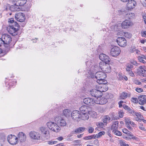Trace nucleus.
Returning <instances> with one entry per match:
<instances>
[{
  "mask_svg": "<svg viewBox=\"0 0 146 146\" xmlns=\"http://www.w3.org/2000/svg\"><path fill=\"white\" fill-rule=\"evenodd\" d=\"M80 110L82 113H88L90 110H91V108L86 105L82 106L80 108Z\"/></svg>",
  "mask_w": 146,
  "mask_h": 146,
  "instance_id": "nucleus-20",
  "label": "nucleus"
},
{
  "mask_svg": "<svg viewBox=\"0 0 146 146\" xmlns=\"http://www.w3.org/2000/svg\"><path fill=\"white\" fill-rule=\"evenodd\" d=\"M134 82L135 84L137 85H140L141 84V82L137 80H134Z\"/></svg>",
  "mask_w": 146,
  "mask_h": 146,
  "instance_id": "nucleus-61",
  "label": "nucleus"
},
{
  "mask_svg": "<svg viewBox=\"0 0 146 146\" xmlns=\"http://www.w3.org/2000/svg\"><path fill=\"white\" fill-rule=\"evenodd\" d=\"M137 5L136 2L134 0L129 1L127 4V9L128 10H130L134 8Z\"/></svg>",
  "mask_w": 146,
  "mask_h": 146,
  "instance_id": "nucleus-17",
  "label": "nucleus"
},
{
  "mask_svg": "<svg viewBox=\"0 0 146 146\" xmlns=\"http://www.w3.org/2000/svg\"><path fill=\"white\" fill-rule=\"evenodd\" d=\"M88 114L93 118H96L97 116V113L91 109L88 112Z\"/></svg>",
  "mask_w": 146,
  "mask_h": 146,
  "instance_id": "nucleus-32",
  "label": "nucleus"
},
{
  "mask_svg": "<svg viewBox=\"0 0 146 146\" xmlns=\"http://www.w3.org/2000/svg\"><path fill=\"white\" fill-rule=\"evenodd\" d=\"M96 98H85L83 100L84 102L86 104L89 106H94L96 104Z\"/></svg>",
  "mask_w": 146,
  "mask_h": 146,
  "instance_id": "nucleus-8",
  "label": "nucleus"
},
{
  "mask_svg": "<svg viewBox=\"0 0 146 146\" xmlns=\"http://www.w3.org/2000/svg\"><path fill=\"white\" fill-rule=\"evenodd\" d=\"M99 57L100 59L102 61V62H104L105 63L109 62L110 60L109 57L108 55L104 53L101 54L100 55Z\"/></svg>",
  "mask_w": 146,
  "mask_h": 146,
  "instance_id": "nucleus-18",
  "label": "nucleus"
},
{
  "mask_svg": "<svg viewBox=\"0 0 146 146\" xmlns=\"http://www.w3.org/2000/svg\"><path fill=\"white\" fill-rule=\"evenodd\" d=\"M93 61L89 60L86 62V64L88 67H90L91 66V68H93Z\"/></svg>",
  "mask_w": 146,
  "mask_h": 146,
  "instance_id": "nucleus-33",
  "label": "nucleus"
},
{
  "mask_svg": "<svg viewBox=\"0 0 146 146\" xmlns=\"http://www.w3.org/2000/svg\"><path fill=\"white\" fill-rule=\"evenodd\" d=\"M94 130V129L92 127H89L88 131L89 133H92Z\"/></svg>",
  "mask_w": 146,
  "mask_h": 146,
  "instance_id": "nucleus-49",
  "label": "nucleus"
},
{
  "mask_svg": "<svg viewBox=\"0 0 146 146\" xmlns=\"http://www.w3.org/2000/svg\"><path fill=\"white\" fill-rule=\"evenodd\" d=\"M143 19L144 23L146 25V15H143Z\"/></svg>",
  "mask_w": 146,
  "mask_h": 146,
  "instance_id": "nucleus-64",
  "label": "nucleus"
},
{
  "mask_svg": "<svg viewBox=\"0 0 146 146\" xmlns=\"http://www.w3.org/2000/svg\"><path fill=\"white\" fill-rule=\"evenodd\" d=\"M16 5L21 6L23 5L27 2V0H16Z\"/></svg>",
  "mask_w": 146,
  "mask_h": 146,
  "instance_id": "nucleus-27",
  "label": "nucleus"
},
{
  "mask_svg": "<svg viewBox=\"0 0 146 146\" xmlns=\"http://www.w3.org/2000/svg\"><path fill=\"white\" fill-rule=\"evenodd\" d=\"M2 38L5 45H9L12 40L11 36L5 34L3 35Z\"/></svg>",
  "mask_w": 146,
  "mask_h": 146,
  "instance_id": "nucleus-15",
  "label": "nucleus"
},
{
  "mask_svg": "<svg viewBox=\"0 0 146 146\" xmlns=\"http://www.w3.org/2000/svg\"><path fill=\"white\" fill-rule=\"evenodd\" d=\"M21 143L25 142L26 140V136L22 132H20L18 134V138Z\"/></svg>",
  "mask_w": 146,
  "mask_h": 146,
  "instance_id": "nucleus-21",
  "label": "nucleus"
},
{
  "mask_svg": "<svg viewBox=\"0 0 146 146\" xmlns=\"http://www.w3.org/2000/svg\"><path fill=\"white\" fill-rule=\"evenodd\" d=\"M127 94L124 92H123L121 93L120 95V97L121 99H125L127 97Z\"/></svg>",
  "mask_w": 146,
  "mask_h": 146,
  "instance_id": "nucleus-34",
  "label": "nucleus"
},
{
  "mask_svg": "<svg viewBox=\"0 0 146 146\" xmlns=\"http://www.w3.org/2000/svg\"><path fill=\"white\" fill-rule=\"evenodd\" d=\"M96 104H104L107 102V99L104 97L99 96L98 98H96Z\"/></svg>",
  "mask_w": 146,
  "mask_h": 146,
  "instance_id": "nucleus-19",
  "label": "nucleus"
},
{
  "mask_svg": "<svg viewBox=\"0 0 146 146\" xmlns=\"http://www.w3.org/2000/svg\"><path fill=\"white\" fill-rule=\"evenodd\" d=\"M118 121H115L113 123L111 127L112 131L113 130H116L118 129Z\"/></svg>",
  "mask_w": 146,
  "mask_h": 146,
  "instance_id": "nucleus-26",
  "label": "nucleus"
},
{
  "mask_svg": "<svg viewBox=\"0 0 146 146\" xmlns=\"http://www.w3.org/2000/svg\"><path fill=\"white\" fill-rule=\"evenodd\" d=\"M130 125V124H126V125L129 130L132 131L133 130V128Z\"/></svg>",
  "mask_w": 146,
  "mask_h": 146,
  "instance_id": "nucleus-59",
  "label": "nucleus"
},
{
  "mask_svg": "<svg viewBox=\"0 0 146 146\" xmlns=\"http://www.w3.org/2000/svg\"><path fill=\"white\" fill-rule=\"evenodd\" d=\"M135 116H136L137 117H139V118H142L143 116L141 115V114L139 112H136Z\"/></svg>",
  "mask_w": 146,
  "mask_h": 146,
  "instance_id": "nucleus-52",
  "label": "nucleus"
},
{
  "mask_svg": "<svg viewBox=\"0 0 146 146\" xmlns=\"http://www.w3.org/2000/svg\"><path fill=\"white\" fill-rule=\"evenodd\" d=\"M2 45L5 46V45L4 42L3 40H2V38H0V46Z\"/></svg>",
  "mask_w": 146,
  "mask_h": 146,
  "instance_id": "nucleus-53",
  "label": "nucleus"
},
{
  "mask_svg": "<svg viewBox=\"0 0 146 146\" xmlns=\"http://www.w3.org/2000/svg\"><path fill=\"white\" fill-rule=\"evenodd\" d=\"M72 112L71 111L68 109H66L63 111V114L67 118L69 117L71 115Z\"/></svg>",
  "mask_w": 146,
  "mask_h": 146,
  "instance_id": "nucleus-24",
  "label": "nucleus"
},
{
  "mask_svg": "<svg viewBox=\"0 0 146 146\" xmlns=\"http://www.w3.org/2000/svg\"><path fill=\"white\" fill-rule=\"evenodd\" d=\"M131 101L134 103H136L138 101L137 99L136 98H131Z\"/></svg>",
  "mask_w": 146,
  "mask_h": 146,
  "instance_id": "nucleus-57",
  "label": "nucleus"
},
{
  "mask_svg": "<svg viewBox=\"0 0 146 146\" xmlns=\"http://www.w3.org/2000/svg\"><path fill=\"white\" fill-rule=\"evenodd\" d=\"M46 125L48 128L53 132L57 133L60 130V127L56 123L49 121L46 123Z\"/></svg>",
  "mask_w": 146,
  "mask_h": 146,
  "instance_id": "nucleus-3",
  "label": "nucleus"
},
{
  "mask_svg": "<svg viewBox=\"0 0 146 146\" xmlns=\"http://www.w3.org/2000/svg\"><path fill=\"white\" fill-rule=\"evenodd\" d=\"M7 141L11 145H15L18 142V138L14 135H11L7 137Z\"/></svg>",
  "mask_w": 146,
  "mask_h": 146,
  "instance_id": "nucleus-7",
  "label": "nucleus"
},
{
  "mask_svg": "<svg viewBox=\"0 0 146 146\" xmlns=\"http://www.w3.org/2000/svg\"><path fill=\"white\" fill-rule=\"evenodd\" d=\"M127 17L130 19H131L135 15L133 13H129L127 14Z\"/></svg>",
  "mask_w": 146,
  "mask_h": 146,
  "instance_id": "nucleus-42",
  "label": "nucleus"
},
{
  "mask_svg": "<svg viewBox=\"0 0 146 146\" xmlns=\"http://www.w3.org/2000/svg\"><path fill=\"white\" fill-rule=\"evenodd\" d=\"M116 41L118 44L120 46L124 47L127 45L126 40L123 37H118L116 39Z\"/></svg>",
  "mask_w": 146,
  "mask_h": 146,
  "instance_id": "nucleus-12",
  "label": "nucleus"
},
{
  "mask_svg": "<svg viewBox=\"0 0 146 146\" xmlns=\"http://www.w3.org/2000/svg\"><path fill=\"white\" fill-rule=\"evenodd\" d=\"M110 116L108 115H106L104 117L103 122L105 124V125H106L107 123L110 121Z\"/></svg>",
  "mask_w": 146,
  "mask_h": 146,
  "instance_id": "nucleus-30",
  "label": "nucleus"
},
{
  "mask_svg": "<svg viewBox=\"0 0 146 146\" xmlns=\"http://www.w3.org/2000/svg\"><path fill=\"white\" fill-rule=\"evenodd\" d=\"M105 133L104 131H101L99 132L98 134L95 135L96 136V139L97 138H98L100 137L102 135H104Z\"/></svg>",
  "mask_w": 146,
  "mask_h": 146,
  "instance_id": "nucleus-36",
  "label": "nucleus"
},
{
  "mask_svg": "<svg viewBox=\"0 0 146 146\" xmlns=\"http://www.w3.org/2000/svg\"><path fill=\"white\" fill-rule=\"evenodd\" d=\"M9 22L11 23H13L14 22V20L13 18H10L8 21Z\"/></svg>",
  "mask_w": 146,
  "mask_h": 146,
  "instance_id": "nucleus-63",
  "label": "nucleus"
},
{
  "mask_svg": "<svg viewBox=\"0 0 146 146\" xmlns=\"http://www.w3.org/2000/svg\"><path fill=\"white\" fill-rule=\"evenodd\" d=\"M82 115H81L80 119L85 120L88 119L89 118V116L88 115V113H82Z\"/></svg>",
  "mask_w": 146,
  "mask_h": 146,
  "instance_id": "nucleus-29",
  "label": "nucleus"
},
{
  "mask_svg": "<svg viewBox=\"0 0 146 146\" xmlns=\"http://www.w3.org/2000/svg\"><path fill=\"white\" fill-rule=\"evenodd\" d=\"M129 112L133 116H135V115L136 113V112H135L134 111L131 109L129 111Z\"/></svg>",
  "mask_w": 146,
  "mask_h": 146,
  "instance_id": "nucleus-51",
  "label": "nucleus"
},
{
  "mask_svg": "<svg viewBox=\"0 0 146 146\" xmlns=\"http://www.w3.org/2000/svg\"><path fill=\"white\" fill-rule=\"evenodd\" d=\"M57 142L56 141H47V143L48 144L51 145L55 144L57 143Z\"/></svg>",
  "mask_w": 146,
  "mask_h": 146,
  "instance_id": "nucleus-44",
  "label": "nucleus"
},
{
  "mask_svg": "<svg viewBox=\"0 0 146 146\" xmlns=\"http://www.w3.org/2000/svg\"><path fill=\"white\" fill-rule=\"evenodd\" d=\"M119 142L121 146H129L128 144H126L123 140H119Z\"/></svg>",
  "mask_w": 146,
  "mask_h": 146,
  "instance_id": "nucleus-41",
  "label": "nucleus"
},
{
  "mask_svg": "<svg viewBox=\"0 0 146 146\" xmlns=\"http://www.w3.org/2000/svg\"><path fill=\"white\" fill-rule=\"evenodd\" d=\"M19 5H16V3L14 4V5H12V8L13 9L14 11H19L20 10V8L19 7Z\"/></svg>",
  "mask_w": 146,
  "mask_h": 146,
  "instance_id": "nucleus-31",
  "label": "nucleus"
},
{
  "mask_svg": "<svg viewBox=\"0 0 146 146\" xmlns=\"http://www.w3.org/2000/svg\"><path fill=\"white\" fill-rule=\"evenodd\" d=\"M99 67L104 72L108 73L111 71V68L110 65L108 63H105L101 62L99 63Z\"/></svg>",
  "mask_w": 146,
  "mask_h": 146,
  "instance_id": "nucleus-4",
  "label": "nucleus"
},
{
  "mask_svg": "<svg viewBox=\"0 0 146 146\" xmlns=\"http://www.w3.org/2000/svg\"><path fill=\"white\" fill-rule=\"evenodd\" d=\"M102 85H100L98 86V89L99 90L100 92H105L108 90V86L105 84H103Z\"/></svg>",
  "mask_w": 146,
  "mask_h": 146,
  "instance_id": "nucleus-23",
  "label": "nucleus"
},
{
  "mask_svg": "<svg viewBox=\"0 0 146 146\" xmlns=\"http://www.w3.org/2000/svg\"><path fill=\"white\" fill-rule=\"evenodd\" d=\"M112 132L115 135L118 136H121V132L118 130L117 129L116 130H113L112 131Z\"/></svg>",
  "mask_w": 146,
  "mask_h": 146,
  "instance_id": "nucleus-39",
  "label": "nucleus"
},
{
  "mask_svg": "<svg viewBox=\"0 0 146 146\" xmlns=\"http://www.w3.org/2000/svg\"><path fill=\"white\" fill-rule=\"evenodd\" d=\"M139 101V104L141 105H143L146 103V96L145 95H141L138 98Z\"/></svg>",
  "mask_w": 146,
  "mask_h": 146,
  "instance_id": "nucleus-22",
  "label": "nucleus"
},
{
  "mask_svg": "<svg viewBox=\"0 0 146 146\" xmlns=\"http://www.w3.org/2000/svg\"><path fill=\"white\" fill-rule=\"evenodd\" d=\"M96 139V136L95 135H91L89 136L86 137L84 138V139L85 140H88L91 139Z\"/></svg>",
  "mask_w": 146,
  "mask_h": 146,
  "instance_id": "nucleus-38",
  "label": "nucleus"
},
{
  "mask_svg": "<svg viewBox=\"0 0 146 146\" xmlns=\"http://www.w3.org/2000/svg\"><path fill=\"white\" fill-rule=\"evenodd\" d=\"M96 125L98 127L101 128L103 127L105 125V124L101 122H98L96 123Z\"/></svg>",
  "mask_w": 146,
  "mask_h": 146,
  "instance_id": "nucleus-40",
  "label": "nucleus"
},
{
  "mask_svg": "<svg viewBox=\"0 0 146 146\" xmlns=\"http://www.w3.org/2000/svg\"><path fill=\"white\" fill-rule=\"evenodd\" d=\"M120 52L121 50L120 48L118 47L115 46L111 49L110 54L113 56H116L120 54Z\"/></svg>",
  "mask_w": 146,
  "mask_h": 146,
  "instance_id": "nucleus-11",
  "label": "nucleus"
},
{
  "mask_svg": "<svg viewBox=\"0 0 146 146\" xmlns=\"http://www.w3.org/2000/svg\"><path fill=\"white\" fill-rule=\"evenodd\" d=\"M85 129L84 127H79L76 129L74 131H72V134L79 133L83 132Z\"/></svg>",
  "mask_w": 146,
  "mask_h": 146,
  "instance_id": "nucleus-25",
  "label": "nucleus"
},
{
  "mask_svg": "<svg viewBox=\"0 0 146 146\" xmlns=\"http://www.w3.org/2000/svg\"><path fill=\"white\" fill-rule=\"evenodd\" d=\"M130 125V124H126V125L129 130L132 131L133 130V128Z\"/></svg>",
  "mask_w": 146,
  "mask_h": 146,
  "instance_id": "nucleus-60",
  "label": "nucleus"
},
{
  "mask_svg": "<svg viewBox=\"0 0 146 146\" xmlns=\"http://www.w3.org/2000/svg\"><path fill=\"white\" fill-rule=\"evenodd\" d=\"M141 35L142 37H146V31H142L141 32Z\"/></svg>",
  "mask_w": 146,
  "mask_h": 146,
  "instance_id": "nucleus-54",
  "label": "nucleus"
},
{
  "mask_svg": "<svg viewBox=\"0 0 146 146\" xmlns=\"http://www.w3.org/2000/svg\"><path fill=\"white\" fill-rule=\"evenodd\" d=\"M38 131L43 137L46 138L49 137V131L45 127L42 126L38 128Z\"/></svg>",
  "mask_w": 146,
  "mask_h": 146,
  "instance_id": "nucleus-6",
  "label": "nucleus"
},
{
  "mask_svg": "<svg viewBox=\"0 0 146 146\" xmlns=\"http://www.w3.org/2000/svg\"><path fill=\"white\" fill-rule=\"evenodd\" d=\"M106 75L104 72H98L95 74V77L97 79V82L99 84H106L107 81L105 80Z\"/></svg>",
  "mask_w": 146,
  "mask_h": 146,
  "instance_id": "nucleus-1",
  "label": "nucleus"
},
{
  "mask_svg": "<svg viewBox=\"0 0 146 146\" xmlns=\"http://www.w3.org/2000/svg\"><path fill=\"white\" fill-rule=\"evenodd\" d=\"M135 90L138 93H141L143 92V89L141 88H137L135 89Z\"/></svg>",
  "mask_w": 146,
  "mask_h": 146,
  "instance_id": "nucleus-48",
  "label": "nucleus"
},
{
  "mask_svg": "<svg viewBox=\"0 0 146 146\" xmlns=\"http://www.w3.org/2000/svg\"><path fill=\"white\" fill-rule=\"evenodd\" d=\"M135 120L137 121H139L141 122V119L139 118V117H135Z\"/></svg>",
  "mask_w": 146,
  "mask_h": 146,
  "instance_id": "nucleus-62",
  "label": "nucleus"
},
{
  "mask_svg": "<svg viewBox=\"0 0 146 146\" xmlns=\"http://www.w3.org/2000/svg\"><path fill=\"white\" fill-rule=\"evenodd\" d=\"M125 124H130L131 121L129 118L128 117H125L124 118Z\"/></svg>",
  "mask_w": 146,
  "mask_h": 146,
  "instance_id": "nucleus-43",
  "label": "nucleus"
},
{
  "mask_svg": "<svg viewBox=\"0 0 146 146\" xmlns=\"http://www.w3.org/2000/svg\"><path fill=\"white\" fill-rule=\"evenodd\" d=\"M90 93L92 96L96 98H98L99 96H101L102 95V93L100 92L98 88L97 89L91 90L90 91Z\"/></svg>",
  "mask_w": 146,
  "mask_h": 146,
  "instance_id": "nucleus-16",
  "label": "nucleus"
},
{
  "mask_svg": "<svg viewBox=\"0 0 146 146\" xmlns=\"http://www.w3.org/2000/svg\"><path fill=\"white\" fill-rule=\"evenodd\" d=\"M123 108L124 109L127 110L128 111L131 109L129 107L126 105H123Z\"/></svg>",
  "mask_w": 146,
  "mask_h": 146,
  "instance_id": "nucleus-58",
  "label": "nucleus"
},
{
  "mask_svg": "<svg viewBox=\"0 0 146 146\" xmlns=\"http://www.w3.org/2000/svg\"><path fill=\"white\" fill-rule=\"evenodd\" d=\"M130 63L134 65L137 66L138 65V64L137 63L136 61L134 60H130Z\"/></svg>",
  "mask_w": 146,
  "mask_h": 146,
  "instance_id": "nucleus-46",
  "label": "nucleus"
},
{
  "mask_svg": "<svg viewBox=\"0 0 146 146\" xmlns=\"http://www.w3.org/2000/svg\"><path fill=\"white\" fill-rule=\"evenodd\" d=\"M29 134L30 137L32 140H39L41 139L40 134L38 132L31 131Z\"/></svg>",
  "mask_w": 146,
  "mask_h": 146,
  "instance_id": "nucleus-9",
  "label": "nucleus"
},
{
  "mask_svg": "<svg viewBox=\"0 0 146 146\" xmlns=\"http://www.w3.org/2000/svg\"><path fill=\"white\" fill-rule=\"evenodd\" d=\"M138 71L143 74L144 73L145 71L144 67H143V66H139V68L138 69Z\"/></svg>",
  "mask_w": 146,
  "mask_h": 146,
  "instance_id": "nucleus-35",
  "label": "nucleus"
},
{
  "mask_svg": "<svg viewBox=\"0 0 146 146\" xmlns=\"http://www.w3.org/2000/svg\"><path fill=\"white\" fill-rule=\"evenodd\" d=\"M7 29L8 32L13 36H15L17 34L18 29L15 27L13 26L7 27Z\"/></svg>",
  "mask_w": 146,
  "mask_h": 146,
  "instance_id": "nucleus-14",
  "label": "nucleus"
},
{
  "mask_svg": "<svg viewBox=\"0 0 146 146\" xmlns=\"http://www.w3.org/2000/svg\"><path fill=\"white\" fill-rule=\"evenodd\" d=\"M133 25V22L129 20H125L121 23H119L114 27V30L116 31L118 30L119 27L121 26L123 29L128 28L129 27L132 26Z\"/></svg>",
  "mask_w": 146,
  "mask_h": 146,
  "instance_id": "nucleus-2",
  "label": "nucleus"
},
{
  "mask_svg": "<svg viewBox=\"0 0 146 146\" xmlns=\"http://www.w3.org/2000/svg\"><path fill=\"white\" fill-rule=\"evenodd\" d=\"M138 58L140 62L143 63H146L145 61L143 59L141 58H140V57H138Z\"/></svg>",
  "mask_w": 146,
  "mask_h": 146,
  "instance_id": "nucleus-56",
  "label": "nucleus"
},
{
  "mask_svg": "<svg viewBox=\"0 0 146 146\" xmlns=\"http://www.w3.org/2000/svg\"><path fill=\"white\" fill-rule=\"evenodd\" d=\"M126 134H127V135L131 137V138L133 139H136V137L135 136L132 135L131 133L129 131Z\"/></svg>",
  "mask_w": 146,
  "mask_h": 146,
  "instance_id": "nucleus-45",
  "label": "nucleus"
},
{
  "mask_svg": "<svg viewBox=\"0 0 146 146\" xmlns=\"http://www.w3.org/2000/svg\"><path fill=\"white\" fill-rule=\"evenodd\" d=\"M72 119L76 121H78L80 120L81 114L80 112L78 110H75L73 111L71 114Z\"/></svg>",
  "mask_w": 146,
  "mask_h": 146,
  "instance_id": "nucleus-10",
  "label": "nucleus"
},
{
  "mask_svg": "<svg viewBox=\"0 0 146 146\" xmlns=\"http://www.w3.org/2000/svg\"><path fill=\"white\" fill-rule=\"evenodd\" d=\"M123 35L125 37L128 38H131L132 36L131 34L127 32H124Z\"/></svg>",
  "mask_w": 146,
  "mask_h": 146,
  "instance_id": "nucleus-37",
  "label": "nucleus"
},
{
  "mask_svg": "<svg viewBox=\"0 0 146 146\" xmlns=\"http://www.w3.org/2000/svg\"><path fill=\"white\" fill-rule=\"evenodd\" d=\"M133 66L130 63H128L126 66V71L127 72L130 71H131L132 68H133Z\"/></svg>",
  "mask_w": 146,
  "mask_h": 146,
  "instance_id": "nucleus-28",
  "label": "nucleus"
},
{
  "mask_svg": "<svg viewBox=\"0 0 146 146\" xmlns=\"http://www.w3.org/2000/svg\"><path fill=\"white\" fill-rule=\"evenodd\" d=\"M90 70H91V69H90ZM90 74H89V75H88V76L89 77H90L91 78H93L94 77V72H93L92 73V72H91V71L90 70ZM93 72H94L93 71Z\"/></svg>",
  "mask_w": 146,
  "mask_h": 146,
  "instance_id": "nucleus-50",
  "label": "nucleus"
},
{
  "mask_svg": "<svg viewBox=\"0 0 146 146\" xmlns=\"http://www.w3.org/2000/svg\"><path fill=\"white\" fill-rule=\"evenodd\" d=\"M54 120L59 126L64 127L66 126L67 124L65 120L63 117L59 115L55 116Z\"/></svg>",
  "mask_w": 146,
  "mask_h": 146,
  "instance_id": "nucleus-5",
  "label": "nucleus"
},
{
  "mask_svg": "<svg viewBox=\"0 0 146 146\" xmlns=\"http://www.w3.org/2000/svg\"><path fill=\"white\" fill-rule=\"evenodd\" d=\"M136 48L134 46H132L130 49V51L131 52H134L136 50Z\"/></svg>",
  "mask_w": 146,
  "mask_h": 146,
  "instance_id": "nucleus-55",
  "label": "nucleus"
},
{
  "mask_svg": "<svg viewBox=\"0 0 146 146\" xmlns=\"http://www.w3.org/2000/svg\"><path fill=\"white\" fill-rule=\"evenodd\" d=\"M15 19L18 21L23 22L25 19V15L22 13H16L15 15Z\"/></svg>",
  "mask_w": 146,
  "mask_h": 146,
  "instance_id": "nucleus-13",
  "label": "nucleus"
},
{
  "mask_svg": "<svg viewBox=\"0 0 146 146\" xmlns=\"http://www.w3.org/2000/svg\"><path fill=\"white\" fill-rule=\"evenodd\" d=\"M124 113L122 110H120L119 112V117L120 118H122L123 116Z\"/></svg>",
  "mask_w": 146,
  "mask_h": 146,
  "instance_id": "nucleus-47",
  "label": "nucleus"
}]
</instances>
